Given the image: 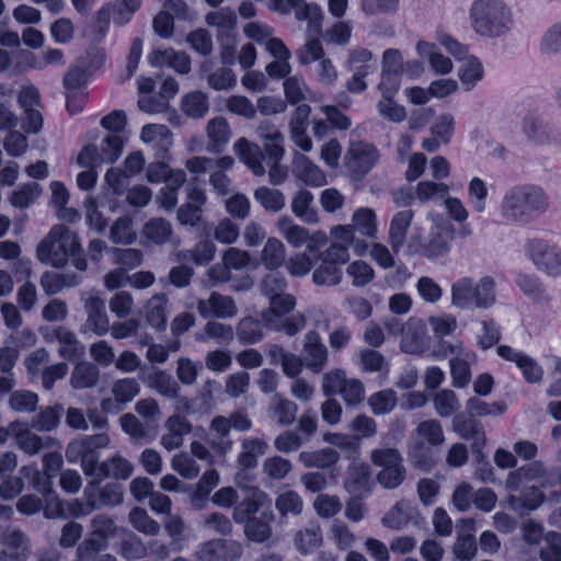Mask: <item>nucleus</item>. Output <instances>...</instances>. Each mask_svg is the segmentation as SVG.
Listing matches in <instances>:
<instances>
[{"label":"nucleus","mask_w":561,"mask_h":561,"mask_svg":"<svg viewBox=\"0 0 561 561\" xmlns=\"http://www.w3.org/2000/svg\"><path fill=\"white\" fill-rule=\"evenodd\" d=\"M196 310L204 319H230L238 314V307L233 298L217 291H213L206 299H198Z\"/></svg>","instance_id":"obj_18"},{"label":"nucleus","mask_w":561,"mask_h":561,"mask_svg":"<svg viewBox=\"0 0 561 561\" xmlns=\"http://www.w3.org/2000/svg\"><path fill=\"white\" fill-rule=\"evenodd\" d=\"M233 151L254 175L262 176L265 174L266 170L263 164L265 156L256 144L245 138H239L233 144Z\"/></svg>","instance_id":"obj_22"},{"label":"nucleus","mask_w":561,"mask_h":561,"mask_svg":"<svg viewBox=\"0 0 561 561\" xmlns=\"http://www.w3.org/2000/svg\"><path fill=\"white\" fill-rule=\"evenodd\" d=\"M270 413L277 424L291 425L298 413V405L288 399L275 398L270 407Z\"/></svg>","instance_id":"obj_58"},{"label":"nucleus","mask_w":561,"mask_h":561,"mask_svg":"<svg viewBox=\"0 0 561 561\" xmlns=\"http://www.w3.org/2000/svg\"><path fill=\"white\" fill-rule=\"evenodd\" d=\"M484 76L483 66L473 56L465 59L458 70V77L465 91H471Z\"/></svg>","instance_id":"obj_49"},{"label":"nucleus","mask_w":561,"mask_h":561,"mask_svg":"<svg viewBox=\"0 0 561 561\" xmlns=\"http://www.w3.org/2000/svg\"><path fill=\"white\" fill-rule=\"evenodd\" d=\"M295 550L301 556H310L323 545V533L319 525L297 530L293 536Z\"/></svg>","instance_id":"obj_30"},{"label":"nucleus","mask_w":561,"mask_h":561,"mask_svg":"<svg viewBox=\"0 0 561 561\" xmlns=\"http://www.w3.org/2000/svg\"><path fill=\"white\" fill-rule=\"evenodd\" d=\"M543 500L541 491L536 486L525 488L520 494H511L507 502L511 508L519 514L536 510Z\"/></svg>","instance_id":"obj_38"},{"label":"nucleus","mask_w":561,"mask_h":561,"mask_svg":"<svg viewBox=\"0 0 561 561\" xmlns=\"http://www.w3.org/2000/svg\"><path fill=\"white\" fill-rule=\"evenodd\" d=\"M237 336L243 344L260 342L264 336L262 322L253 317L241 319L237 325Z\"/></svg>","instance_id":"obj_62"},{"label":"nucleus","mask_w":561,"mask_h":561,"mask_svg":"<svg viewBox=\"0 0 561 561\" xmlns=\"http://www.w3.org/2000/svg\"><path fill=\"white\" fill-rule=\"evenodd\" d=\"M417 508L409 501H398L381 518L383 527L391 530H401L415 518Z\"/></svg>","instance_id":"obj_25"},{"label":"nucleus","mask_w":561,"mask_h":561,"mask_svg":"<svg viewBox=\"0 0 561 561\" xmlns=\"http://www.w3.org/2000/svg\"><path fill=\"white\" fill-rule=\"evenodd\" d=\"M328 536L333 545L342 551L352 548L356 540L355 535L352 533L350 527L339 519L332 522Z\"/></svg>","instance_id":"obj_64"},{"label":"nucleus","mask_w":561,"mask_h":561,"mask_svg":"<svg viewBox=\"0 0 561 561\" xmlns=\"http://www.w3.org/2000/svg\"><path fill=\"white\" fill-rule=\"evenodd\" d=\"M379 151L374 144L363 140L350 142L346 153V165L357 176L366 175L378 162Z\"/></svg>","instance_id":"obj_13"},{"label":"nucleus","mask_w":561,"mask_h":561,"mask_svg":"<svg viewBox=\"0 0 561 561\" xmlns=\"http://www.w3.org/2000/svg\"><path fill=\"white\" fill-rule=\"evenodd\" d=\"M437 231L420 243L416 252L430 260L447 255L450 250V243L455 239V227L445 221L440 216L434 219Z\"/></svg>","instance_id":"obj_10"},{"label":"nucleus","mask_w":561,"mask_h":561,"mask_svg":"<svg viewBox=\"0 0 561 561\" xmlns=\"http://www.w3.org/2000/svg\"><path fill=\"white\" fill-rule=\"evenodd\" d=\"M110 438L105 433L88 435L71 440L66 448V458L69 462H81L85 476L92 477L99 465V450L108 445Z\"/></svg>","instance_id":"obj_7"},{"label":"nucleus","mask_w":561,"mask_h":561,"mask_svg":"<svg viewBox=\"0 0 561 561\" xmlns=\"http://www.w3.org/2000/svg\"><path fill=\"white\" fill-rule=\"evenodd\" d=\"M495 302V283L490 276L474 282L471 277H462L451 285V305L471 310L489 309Z\"/></svg>","instance_id":"obj_4"},{"label":"nucleus","mask_w":561,"mask_h":561,"mask_svg":"<svg viewBox=\"0 0 561 561\" xmlns=\"http://www.w3.org/2000/svg\"><path fill=\"white\" fill-rule=\"evenodd\" d=\"M80 250L78 234L65 225H55L37 245L36 255L39 262L61 268Z\"/></svg>","instance_id":"obj_3"},{"label":"nucleus","mask_w":561,"mask_h":561,"mask_svg":"<svg viewBox=\"0 0 561 561\" xmlns=\"http://www.w3.org/2000/svg\"><path fill=\"white\" fill-rule=\"evenodd\" d=\"M318 34H311L307 32L306 43L296 51L297 60L300 65H309L324 57V49L321 41L318 38Z\"/></svg>","instance_id":"obj_60"},{"label":"nucleus","mask_w":561,"mask_h":561,"mask_svg":"<svg viewBox=\"0 0 561 561\" xmlns=\"http://www.w3.org/2000/svg\"><path fill=\"white\" fill-rule=\"evenodd\" d=\"M205 21L207 25L218 30L217 38L228 35L237 26V15L230 8H221L207 13Z\"/></svg>","instance_id":"obj_47"},{"label":"nucleus","mask_w":561,"mask_h":561,"mask_svg":"<svg viewBox=\"0 0 561 561\" xmlns=\"http://www.w3.org/2000/svg\"><path fill=\"white\" fill-rule=\"evenodd\" d=\"M367 402L375 415H385L396 408L398 397L392 389H385L373 393Z\"/></svg>","instance_id":"obj_63"},{"label":"nucleus","mask_w":561,"mask_h":561,"mask_svg":"<svg viewBox=\"0 0 561 561\" xmlns=\"http://www.w3.org/2000/svg\"><path fill=\"white\" fill-rule=\"evenodd\" d=\"M290 11H295L298 21L308 22V33L318 34L322 28L323 12L317 3H306L304 0H286Z\"/></svg>","instance_id":"obj_26"},{"label":"nucleus","mask_w":561,"mask_h":561,"mask_svg":"<svg viewBox=\"0 0 561 561\" xmlns=\"http://www.w3.org/2000/svg\"><path fill=\"white\" fill-rule=\"evenodd\" d=\"M62 411L64 407L61 404L41 409L32 420V427L42 432L55 430L59 425Z\"/></svg>","instance_id":"obj_59"},{"label":"nucleus","mask_w":561,"mask_h":561,"mask_svg":"<svg viewBox=\"0 0 561 561\" xmlns=\"http://www.w3.org/2000/svg\"><path fill=\"white\" fill-rule=\"evenodd\" d=\"M295 172L309 186L320 187L327 184L324 172L304 154L296 156Z\"/></svg>","instance_id":"obj_32"},{"label":"nucleus","mask_w":561,"mask_h":561,"mask_svg":"<svg viewBox=\"0 0 561 561\" xmlns=\"http://www.w3.org/2000/svg\"><path fill=\"white\" fill-rule=\"evenodd\" d=\"M117 533L115 519L106 514H98L90 520V535L108 546V540Z\"/></svg>","instance_id":"obj_55"},{"label":"nucleus","mask_w":561,"mask_h":561,"mask_svg":"<svg viewBox=\"0 0 561 561\" xmlns=\"http://www.w3.org/2000/svg\"><path fill=\"white\" fill-rule=\"evenodd\" d=\"M256 131L268 160H282L285 154L284 135L270 123H262Z\"/></svg>","instance_id":"obj_31"},{"label":"nucleus","mask_w":561,"mask_h":561,"mask_svg":"<svg viewBox=\"0 0 561 561\" xmlns=\"http://www.w3.org/2000/svg\"><path fill=\"white\" fill-rule=\"evenodd\" d=\"M549 208L550 199L547 191L533 183L508 187L500 205L502 217L514 224H526L545 215Z\"/></svg>","instance_id":"obj_1"},{"label":"nucleus","mask_w":561,"mask_h":561,"mask_svg":"<svg viewBox=\"0 0 561 561\" xmlns=\"http://www.w3.org/2000/svg\"><path fill=\"white\" fill-rule=\"evenodd\" d=\"M43 339L47 343L59 344L58 355L66 360H75L84 355V345L78 340L76 333L66 327L42 331Z\"/></svg>","instance_id":"obj_16"},{"label":"nucleus","mask_w":561,"mask_h":561,"mask_svg":"<svg viewBox=\"0 0 561 561\" xmlns=\"http://www.w3.org/2000/svg\"><path fill=\"white\" fill-rule=\"evenodd\" d=\"M81 301L87 313L85 325L96 335H104L110 331V319L106 313L105 301L95 290L83 291Z\"/></svg>","instance_id":"obj_14"},{"label":"nucleus","mask_w":561,"mask_h":561,"mask_svg":"<svg viewBox=\"0 0 561 561\" xmlns=\"http://www.w3.org/2000/svg\"><path fill=\"white\" fill-rule=\"evenodd\" d=\"M524 133L526 137L538 145L549 144L552 139V126L538 117H529L525 121Z\"/></svg>","instance_id":"obj_53"},{"label":"nucleus","mask_w":561,"mask_h":561,"mask_svg":"<svg viewBox=\"0 0 561 561\" xmlns=\"http://www.w3.org/2000/svg\"><path fill=\"white\" fill-rule=\"evenodd\" d=\"M310 113L311 107L309 105L300 104L296 107L289 121L290 139L305 152L312 149V141L307 135Z\"/></svg>","instance_id":"obj_20"},{"label":"nucleus","mask_w":561,"mask_h":561,"mask_svg":"<svg viewBox=\"0 0 561 561\" xmlns=\"http://www.w3.org/2000/svg\"><path fill=\"white\" fill-rule=\"evenodd\" d=\"M93 478L83 490V499L91 502L92 508L99 511L105 507H115L123 503L124 489L121 484L110 482L101 485V480Z\"/></svg>","instance_id":"obj_12"},{"label":"nucleus","mask_w":561,"mask_h":561,"mask_svg":"<svg viewBox=\"0 0 561 561\" xmlns=\"http://www.w3.org/2000/svg\"><path fill=\"white\" fill-rule=\"evenodd\" d=\"M181 108L186 116L201 119L209 111L208 95L202 91L188 92L182 98Z\"/></svg>","instance_id":"obj_42"},{"label":"nucleus","mask_w":561,"mask_h":561,"mask_svg":"<svg viewBox=\"0 0 561 561\" xmlns=\"http://www.w3.org/2000/svg\"><path fill=\"white\" fill-rule=\"evenodd\" d=\"M243 553L242 545L232 539L214 538L198 546L196 561H238Z\"/></svg>","instance_id":"obj_11"},{"label":"nucleus","mask_w":561,"mask_h":561,"mask_svg":"<svg viewBox=\"0 0 561 561\" xmlns=\"http://www.w3.org/2000/svg\"><path fill=\"white\" fill-rule=\"evenodd\" d=\"M242 451L238 457L239 463L244 468H254L257 457L263 456L267 450V443L262 438H245L241 443Z\"/></svg>","instance_id":"obj_51"},{"label":"nucleus","mask_w":561,"mask_h":561,"mask_svg":"<svg viewBox=\"0 0 561 561\" xmlns=\"http://www.w3.org/2000/svg\"><path fill=\"white\" fill-rule=\"evenodd\" d=\"M273 519L274 515L272 512H263L260 517H253L247 520L243 523L245 537L257 543L267 541L272 537L271 523Z\"/></svg>","instance_id":"obj_35"},{"label":"nucleus","mask_w":561,"mask_h":561,"mask_svg":"<svg viewBox=\"0 0 561 561\" xmlns=\"http://www.w3.org/2000/svg\"><path fill=\"white\" fill-rule=\"evenodd\" d=\"M206 134L208 138L207 151L211 153H219L229 142L231 129L225 117L217 116L208 121Z\"/></svg>","instance_id":"obj_28"},{"label":"nucleus","mask_w":561,"mask_h":561,"mask_svg":"<svg viewBox=\"0 0 561 561\" xmlns=\"http://www.w3.org/2000/svg\"><path fill=\"white\" fill-rule=\"evenodd\" d=\"M140 139L153 148L167 149L172 145V133L161 124H147L142 127Z\"/></svg>","instance_id":"obj_46"},{"label":"nucleus","mask_w":561,"mask_h":561,"mask_svg":"<svg viewBox=\"0 0 561 561\" xmlns=\"http://www.w3.org/2000/svg\"><path fill=\"white\" fill-rule=\"evenodd\" d=\"M321 391L324 397L340 394L350 408H356L365 399V386L357 378H347L345 370L334 368L323 374Z\"/></svg>","instance_id":"obj_6"},{"label":"nucleus","mask_w":561,"mask_h":561,"mask_svg":"<svg viewBox=\"0 0 561 561\" xmlns=\"http://www.w3.org/2000/svg\"><path fill=\"white\" fill-rule=\"evenodd\" d=\"M216 254V245L209 240L199 241L193 249L176 254L179 261L193 262L196 265L209 263Z\"/></svg>","instance_id":"obj_50"},{"label":"nucleus","mask_w":561,"mask_h":561,"mask_svg":"<svg viewBox=\"0 0 561 561\" xmlns=\"http://www.w3.org/2000/svg\"><path fill=\"white\" fill-rule=\"evenodd\" d=\"M526 254L536 268L548 276H561V250L543 240L531 239L526 243Z\"/></svg>","instance_id":"obj_8"},{"label":"nucleus","mask_w":561,"mask_h":561,"mask_svg":"<svg viewBox=\"0 0 561 561\" xmlns=\"http://www.w3.org/2000/svg\"><path fill=\"white\" fill-rule=\"evenodd\" d=\"M18 104L23 110V130L28 134H38L44 124L39 91L34 85L23 87L18 94Z\"/></svg>","instance_id":"obj_9"},{"label":"nucleus","mask_w":561,"mask_h":561,"mask_svg":"<svg viewBox=\"0 0 561 561\" xmlns=\"http://www.w3.org/2000/svg\"><path fill=\"white\" fill-rule=\"evenodd\" d=\"M469 16L476 34L486 38L506 35L514 24L511 9L502 0H474Z\"/></svg>","instance_id":"obj_2"},{"label":"nucleus","mask_w":561,"mask_h":561,"mask_svg":"<svg viewBox=\"0 0 561 561\" xmlns=\"http://www.w3.org/2000/svg\"><path fill=\"white\" fill-rule=\"evenodd\" d=\"M298 458L306 468L328 469L337 462L340 455L332 448H323L314 451H301Z\"/></svg>","instance_id":"obj_44"},{"label":"nucleus","mask_w":561,"mask_h":561,"mask_svg":"<svg viewBox=\"0 0 561 561\" xmlns=\"http://www.w3.org/2000/svg\"><path fill=\"white\" fill-rule=\"evenodd\" d=\"M100 379L99 368L89 362L78 363L70 376V385L75 389H88L98 385Z\"/></svg>","instance_id":"obj_41"},{"label":"nucleus","mask_w":561,"mask_h":561,"mask_svg":"<svg viewBox=\"0 0 561 561\" xmlns=\"http://www.w3.org/2000/svg\"><path fill=\"white\" fill-rule=\"evenodd\" d=\"M255 201L267 211L278 213L286 205L285 195L276 188L260 186L254 191Z\"/></svg>","instance_id":"obj_57"},{"label":"nucleus","mask_w":561,"mask_h":561,"mask_svg":"<svg viewBox=\"0 0 561 561\" xmlns=\"http://www.w3.org/2000/svg\"><path fill=\"white\" fill-rule=\"evenodd\" d=\"M133 472V463L122 455L116 454L99 463L93 477L98 478V480H127L131 477Z\"/></svg>","instance_id":"obj_23"},{"label":"nucleus","mask_w":561,"mask_h":561,"mask_svg":"<svg viewBox=\"0 0 561 561\" xmlns=\"http://www.w3.org/2000/svg\"><path fill=\"white\" fill-rule=\"evenodd\" d=\"M234 331L230 324L208 321L204 328L195 333L197 342L215 341L217 344H228L233 340Z\"/></svg>","instance_id":"obj_39"},{"label":"nucleus","mask_w":561,"mask_h":561,"mask_svg":"<svg viewBox=\"0 0 561 561\" xmlns=\"http://www.w3.org/2000/svg\"><path fill=\"white\" fill-rule=\"evenodd\" d=\"M416 50L421 57H426L428 59L430 66L434 72L446 75L451 71V60L438 51L433 44L420 41L416 45Z\"/></svg>","instance_id":"obj_43"},{"label":"nucleus","mask_w":561,"mask_h":561,"mask_svg":"<svg viewBox=\"0 0 561 561\" xmlns=\"http://www.w3.org/2000/svg\"><path fill=\"white\" fill-rule=\"evenodd\" d=\"M268 300L270 308L261 312V320L267 329L294 336L306 327L307 320L302 313L286 317L296 306L293 295L282 294Z\"/></svg>","instance_id":"obj_5"},{"label":"nucleus","mask_w":561,"mask_h":561,"mask_svg":"<svg viewBox=\"0 0 561 561\" xmlns=\"http://www.w3.org/2000/svg\"><path fill=\"white\" fill-rule=\"evenodd\" d=\"M408 456L411 463L422 470H430L435 465L433 447L413 437H410Z\"/></svg>","instance_id":"obj_45"},{"label":"nucleus","mask_w":561,"mask_h":561,"mask_svg":"<svg viewBox=\"0 0 561 561\" xmlns=\"http://www.w3.org/2000/svg\"><path fill=\"white\" fill-rule=\"evenodd\" d=\"M266 502H268V495L264 491L259 488L249 489L244 499L233 507V520L237 524H243L255 517V514Z\"/></svg>","instance_id":"obj_21"},{"label":"nucleus","mask_w":561,"mask_h":561,"mask_svg":"<svg viewBox=\"0 0 561 561\" xmlns=\"http://www.w3.org/2000/svg\"><path fill=\"white\" fill-rule=\"evenodd\" d=\"M286 261V248L277 238H268L261 252V263L268 271H276Z\"/></svg>","instance_id":"obj_40"},{"label":"nucleus","mask_w":561,"mask_h":561,"mask_svg":"<svg viewBox=\"0 0 561 561\" xmlns=\"http://www.w3.org/2000/svg\"><path fill=\"white\" fill-rule=\"evenodd\" d=\"M128 522L135 530L146 536L154 537L161 530L160 524L142 507L131 508L128 513Z\"/></svg>","instance_id":"obj_52"},{"label":"nucleus","mask_w":561,"mask_h":561,"mask_svg":"<svg viewBox=\"0 0 561 561\" xmlns=\"http://www.w3.org/2000/svg\"><path fill=\"white\" fill-rule=\"evenodd\" d=\"M144 236L156 244L173 242L171 224L163 218H153L144 226ZM174 243H176L174 241Z\"/></svg>","instance_id":"obj_56"},{"label":"nucleus","mask_w":561,"mask_h":561,"mask_svg":"<svg viewBox=\"0 0 561 561\" xmlns=\"http://www.w3.org/2000/svg\"><path fill=\"white\" fill-rule=\"evenodd\" d=\"M112 398L101 400V409L105 413L117 414L140 392V383L135 378H122L112 383Z\"/></svg>","instance_id":"obj_15"},{"label":"nucleus","mask_w":561,"mask_h":561,"mask_svg":"<svg viewBox=\"0 0 561 561\" xmlns=\"http://www.w3.org/2000/svg\"><path fill=\"white\" fill-rule=\"evenodd\" d=\"M164 428L160 444L168 451H172L183 445L184 437L192 432V424L186 417L174 414L165 421Z\"/></svg>","instance_id":"obj_19"},{"label":"nucleus","mask_w":561,"mask_h":561,"mask_svg":"<svg viewBox=\"0 0 561 561\" xmlns=\"http://www.w3.org/2000/svg\"><path fill=\"white\" fill-rule=\"evenodd\" d=\"M301 356L312 374L321 373L329 363V351L317 331H308L302 341Z\"/></svg>","instance_id":"obj_17"},{"label":"nucleus","mask_w":561,"mask_h":561,"mask_svg":"<svg viewBox=\"0 0 561 561\" xmlns=\"http://www.w3.org/2000/svg\"><path fill=\"white\" fill-rule=\"evenodd\" d=\"M110 239L115 244H131L137 239L133 219L128 216L117 218L110 229Z\"/></svg>","instance_id":"obj_54"},{"label":"nucleus","mask_w":561,"mask_h":561,"mask_svg":"<svg viewBox=\"0 0 561 561\" xmlns=\"http://www.w3.org/2000/svg\"><path fill=\"white\" fill-rule=\"evenodd\" d=\"M413 219L412 210L397 213L390 222L389 243L393 252H399L407 240V233Z\"/></svg>","instance_id":"obj_33"},{"label":"nucleus","mask_w":561,"mask_h":561,"mask_svg":"<svg viewBox=\"0 0 561 561\" xmlns=\"http://www.w3.org/2000/svg\"><path fill=\"white\" fill-rule=\"evenodd\" d=\"M313 195L308 190H299L293 197L290 208L301 221L312 225L319 221L318 211L312 207Z\"/></svg>","instance_id":"obj_36"},{"label":"nucleus","mask_w":561,"mask_h":561,"mask_svg":"<svg viewBox=\"0 0 561 561\" xmlns=\"http://www.w3.org/2000/svg\"><path fill=\"white\" fill-rule=\"evenodd\" d=\"M402 335L401 348L407 353H417L425 344V324L422 320L410 318L403 327L399 328Z\"/></svg>","instance_id":"obj_27"},{"label":"nucleus","mask_w":561,"mask_h":561,"mask_svg":"<svg viewBox=\"0 0 561 561\" xmlns=\"http://www.w3.org/2000/svg\"><path fill=\"white\" fill-rule=\"evenodd\" d=\"M472 417H466L463 414H457L453 419L454 431L465 439H472V449L477 453L484 447L486 443L485 433L481 424Z\"/></svg>","instance_id":"obj_24"},{"label":"nucleus","mask_w":561,"mask_h":561,"mask_svg":"<svg viewBox=\"0 0 561 561\" xmlns=\"http://www.w3.org/2000/svg\"><path fill=\"white\" fill-rule=\"evenodd\" d=\"M411 437L421 443L434 447L440 446L445 443V435L443 426L439 421L435 419L425 420L419 423L412 432Z\"/></svg>","instance_id":"obj_37"},{"label":"nucleus","mask_w":561,"mask_h":561,"mask_svg":"<svg viewBox=\"0 0 561 561\" xmlns=\"http://www.w3.org/2000/svg\"><path fill=\"white\" fill-rule=\"evenodd\" d=\"M346 67L352 73L367 77L375 72L377 64L373 53L367 48H353L348 50Z\"/></svg>","instance_id":"obj_34"},{"label":"nucleus","mask_w":561,"mask_h":561,"mask_svg":"<svg viewBox=\"0 0 561 561\" xmlns=\"http://www.w3.org/2000/svg\"><path fill=\"white\" fill-rule=\"evenodd\" d=\"M169 313V299L164 294L153 295L145 306L146 321L157 331L165 330Z\"/></svg>","instance_id":"obj_29"},{"label":"nucleus","mask_w":561,"mask_h":561,"mask_svg":"<svg viewBox=\"0 0 561 561\" xmlns=\"http://www.w3.org/2000/svg\"><path fill=\"white\" fill-rule=\"evenodd\" d=\"M42 194V187L36 182L25 183L9 196L10 204L15 208L30 207Z\"/></svg>","instance_id":"obj_61"},{"label":"nucleus","mask_w":561,"mask_h":561,"mask_svg":"<svg viewBox=\"0 0 561 561\" xmlns=\"http://www.w3.org/2000/svg\"><path fill=\"white\" fill-rule=\"evenodd\" d=\"M277 230L294 248H299L309 240V231L305 227L294 224L288 216H282L277 220Z\"/></svg>","instance_id":"obj_48"}]
</instances>
